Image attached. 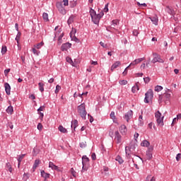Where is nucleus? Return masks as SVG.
Wrapping results in <instances>:
<instances>
[{
  "label": "nucleus",
  "instance_id": "8",
  "mask_svg": "<svg viewBox=\"0 0 181 181\" xmlns=\"http://www.w3.org/2000/svg\"><path fill=\"white\" fill-rule=\"evenodd\" d=\"M165 12H168L169 15H171V16H173L175 18V15H176V11L172 8L171 6H166L165 7Z\"/></svg>",
  "mask_w": 181,
  "mask_h": 181
},
{
  "label": "nucleus",
  "instance_id": "41",
  "mask_svg": "<svg viewBox=\"0 0 181 181\" xmlns=\"http://www.w3.org/2000/svg\"><path fill=\"white\" fill-rule=\"evenodd\" d=\"M119 83L121 86H127V84H128V81L127 80H122L119 81Z\"/></svg>",
  "mask_w": 181,
  "mask_h": 181
},
{
  "label": "nucleus",
  "instance_id": "48",
  "mask_svg": "<svg viewBox=\"0 0 181 181\" xmlns=\"http://www.w3.org/2000/svg\"><path fill=\"white\" fill-rule=\"evenodd\" d=\"M80 148H86L87 146V143L86 141L79 144Z\"/></svg>",
  "mask_w": 181,
  "mask_h": 181
},
{
  "label": "nucleus",
  "instance_id": "30",
  "mask_svg": "<svg viewBox=\"0 0 181 181\" xmlns=\"http://www.w3.org/2000/svg\"><path fill=\"white\" fill-rule=\"evenodd\" d=\"M6 170H8L10 173H12V165H11V163H7L6 165Z\"/></svg>",
  "mask_w": 181,
  "mask_h": 181
},
{
  "label": "nucleus",
  "instance_id": "13",
  "mask_svg": "<svg viewBox=\"0 0 181 181\" xmlns=\"http://www.w3.org/2000/svg\"><path fill=\"white\" fill-rule=\"evenodd\" d=\"M4 87H5V91L7 95H11V85H9V83H5Z\"/></svg>",
  "mask_w": 181,
  "mask_h": 181
},
{
  "label": "nucleus",
  "instance_id": "19",
  "mask_svg": "<svg viewBox=\"0 0 181 181\" xmlns=\"http://www.w3.org/2000/svg\"><path fill=\"white\" fill-rule=\"evenodd\" d=\"M112 29H115V30H117V29H115V28H117V26L118 25H119V21H118V20H113L112 21Z\"/></svg>",
  "mask_w": 181,
  "mask_h": 181
},
{
  "label": "nucleus",
  "instance_id": "10",
  "mask_svg": "<svg viewBox=\"0 0 181 181\" xmlns=\"http://www.w3.org/2000/svg\"><path fill=\"white\" fill-rule=\"evenodd\" d=\"M70 47H71V43H69V42L64 43L61 47V50L62 52H67V49H70Z\"/></svg>",
  "mask_w": 181,
  "mask_h": 181
},
{
  "label": "nucleus",
  "instance_id": "24",
  "mask_svg": "<svg viewBox=\"0 0 181 181\" xmlns=\"http://www.w3.org/2000/svg\"><path fill=\"white\" fill-rule=\"evenodd\" d=\"M6 111L7 114L12 115V114H13V107H12V105L8 106Z\"/></svg>",
  "mask_w": 181,
  "mask_h": 181
},
{
  "label": "nucleus",
  "instance_id": "23",
  "mask_svg": "<svg viewBox=\"0 0 181 181\" xmlns=\"http://www.w3.org/2000/svg\"><path fill=\"white\" fill-rule=\"evenodd\" d=\"M149 145H151V143H149V141H148L147 140H144L141 143V146H146V148H149Z\"/></svg>",
  "mask_w": 181,
  "mask_h": 181
},
{
  "label": "nucleus",
  "instance_id": "31",
  "mask_svg": "<svg viewBox=\"0 0 181 181\" xmlns=\"http://www.w3.org/2000/svg\"><path fill=\"white\" fill-rule=\"evenodd\" d=\"M42 18L45 22H49V14L47 13H43Z\"/></svg>",
  "mask_w": 181,
  "mask_h": 181
},
{
  "label": "nucleus",
  "instance_id": "51",
  "mask_svg": "<svg viewBox=\"0 0 181 181\" xmlns=\"http://www.w3.org/2000/svg\"><path fill=\"white\" fill-rule=\"evenodd\" d=\"M144 83H146V84H148V83H149V81H151V78H149V77L144 78Z\"/></svg>",
  "mask_w": 181,
  "mask_h": 181
},
{
  "label": "nucleus",
  "instance_id": "6",
  "mask_svg": "<svg viewBox=\"0 0 181 181\" xmlns=\"http://www.w3.org/2000/svg\"><path fill=\"white\" fill-rule=\"evenodd\" d=\"M56 6H57L59 12H60L62 13V15H66V8H64V7H63V2H60V1L57 2Z\"/></svg>",
  "mask_w": 181,
  "mask_h": 181
},
{
  "label": "nucleus",
  "instance_id": "21",
  "mask_svg": "<svg viewBox=\"0 0 181 181\" xmlns=\"http://www.w3.org/2000/svg\"><path fill=\"white\" fill-rule=\"evenodd\" d=\"M41 176H42V177H44L45 179H49V177H50V174L47 173L46 172H45V170H42L41 171Z\"/></svg>",
  "mask_w": 181,
  "mask_h": 181
},
{
  "label": "nucleus",
  "instance_id": "17",
  "mask_svg": "<svg viewBox=\"0 0 181 181\" xmlns=\"http://www.w3.org/2000/svg\"><path fill=\"white\" fill-rule=\"evenodd\" d=\"M49 168H51V169H52V170H59V167H57V165H54V163H53V162L50 161L49 163Z\"/></svg>",
  "mask_w": 181,
  "mask_h": 181
},
{
  "label": "nucleus",
  "instance_id": "50",
  "mask_svg": "<svg viewBox=\"0 0 181 181\" xmlns=\"http://www.w3.org/2000/svg\"><path fill=\"white\" fill-rule=\"evenodd\" d=\"M149 100H151V99H150V98L148 97V95H146V94H145L144 103H146V104L149 103Z\"/></svg>",
  "mask_w": 181,
  "mask_h": 181
},
{
  "label": "nucleus",
  "instance_id": "57",
  "mask_svg": "<svg viewBox=\"0 0 181 181\" xmlns=\"http://www.w3.org/2000/svg\"><path fill=\"white\" fill-rule=\"evenodd\" d=\"M100 46H102V47H104V49H107V47H108L107 44H104V42H100Z\"/></svg>",
  "mask_w": 181,
  "mask_h": 181
},
{
  "label": "nucleus",
  "instance_id": "28",
  "mask_svg": "<svg viewBox=\"0 0 181 181\" xmlns=\"http://www.w3.org/2000/svg\"><path fill=\"white\" fill-rule=\"evenodd\" d=\"M58 129L59 132H61L62 134H67V129L64 128L63 126L60 125L58 127Z\"/></svg>",
  "mask_w": 181,
  "mask_h": 181
},
{
  "label": "nucleus",
  "instance_id": "7",
  "mask_svg": "<svg viewBox=\"0 0 181 181\" xmlns=\"http://www.w3.org/2000/svg\"><path fill=\"white\" fill-rule=\"evenodd\" d=\"M152 152H153V146H150L146 151V158L148 160H151L153 158Z\"/></svg>",
  "mask_w": 181,
  "mask_h": 181
},
{
  "label": "nucleus",
  "instance_id": "4",
  "mask_svg": "<svg viewBox=\"0 0 181 181\" xmlns=\"http://www.w3.org/2000/svg\"><path fill=\"white\" fill-rule=\"evenodd\" d=\"M155 117L156 118L157 124L158 125H160V127H163V118L164 117H162V113L158 110L155 113Z\"/></svg>",
  "mask_w": 181,
  "mask_h": 181
},
{
  "label": "nucleus",
  "instance_id": "56",
  "mask_svg": "<svg viewBox=\"0 0 181 181\" xmlns=\"http://www.w3.org/2000/svg\"><path fill=\"white\" fill-rule=\"evenodd\" d=\"M42 128H43V125H42V123H39V124H37V129H38L39 131H42Z\"/></svg>",
  "mask_w": 181,
  "mask_h": 181
},
{
  "label": "nucleus",
  "instance_id": "49",
  "mask_svg": "<svg viewBox=\"0 0 181 181\" xmlns=\"http://www.w3.org/2000/svg\"><path fill=\"white\" fill-rule=\"evenodd\" d=\"M60 90H62V86L57 85L56 89H55V94H57V93H59Z\"/></svg>",
  "mask_w": 181,
  "mask_h": 181
},
{
  "label": "nucleus",
  "instance_id": "55",
  "mask_svg": "<svg viewBox=\"0 0 181 181\" xmlns=\"http://www.w3.org/2000/svg\"><path fill=\"white\" fill-rule=\"evenodd\" d=\"M137 5H138V6H144L145 8H146V6H148V5L146 4H145V3L141 4L139 1L137 2Z\"/></svg>",
  "mask_w": 181,
  "mask_h": 181
},
{
  "label": "nucleus",
  "instance_id": "14",
  "mask_svg": "<svg viewBox=\"0 0 181 181\" xmlns=\"http://www.w3.org/2000/svg\"><path fill=\"white\" fill-rule=\"evenodd\" d=\"M90 163V158L87 156H82V165H88Z\"/></svg>",
  "mask_w": 181,
  "mask_h": 181
},
{
  "label": "nucleus",
  "instance_id": "25",
  "mask_svg": "<svg viewBox=\"0 0 181 181\" xmlns=\"http://www.w3.org/2000/svg\"><path fill=\"white\" fill-rule=\"evenodd\" d=\"M71 127V128H73V127H74V131H76V127H78V121H77V119H74L72 122V124Z\"/></svg>",
  "mask_w": 181,
  "mask_h": 181
},
{
  "label": "nucleus",
  "instance_id": "12",
  "mask_svg": "<svg viewBox=\"0 0 181 181\" xmlns=\"http://www.w3.org/2000/svg\"><path fill=\"white\" fill-rule=\"evenodd\" d=\"M128 129H127V126H125V124H122L120 126L119 132H121V134H122V135H125Z\"/></svg>",
  "mask_w": 181,
  "mask_h": 181
},
{
  "label": "nucleus",
  "instance_id": "36",
  "mask_svg": "<svg viewBox=\"0 0 181 181\" xmlns=\"http://www.w3.org/2000/svg\"><path fill=\"white\" fill-rule=\"evenodd\" d=\"M43 45H45V42H41L35 45H34V47H35V49H41L42 46H43Z\"/></svg>",
  "mask_w": 181,
  "mask_h": 181
},
{
  "label": "nucleus",
  "instance_id": "15",
  "mask_svg": "<svg viewBox=\"0 0 181 181\" xmlns=\"http://www.w3.org/2000/svg\"><path fill=\"white\" fill-rule=\"evenodd\" d=\"M119 66H121V62L119 61H117L112 65L110 69L111 71H114V70H115V69H117Z\"/></svg>",
  "mask_w": 181,
  "mask_h": 181
},
{
  "label": "nucleus",
  "instance_id": "61",
  "mask_svg": "<svg viewBox=\"0 0 181 181\" xmlns=\"http://www.w3.org/2000/svg\"><path fill=\"white\" fill-rule=\"evenodd\" d=\"M180 158H181V153L177 154V156H176V160L177 162H179L180 160Z\"/></svg>",
  "mask_w": 181,
  "mask_h": 181
},
{
  "label": "nucleus",
  "instance_id": "54",
  "mask_svg": "<svg viewBox=\"0 0 181 181\" xmlns=\"http://www.w3.org/2000/svg\"><path fill=\"white\" fill-rule=\"evenodd\" d=\"M72 40H74V42H76V43H79L80 42V40H78V38H77L76 35H74V37H72Z\"/></svg>",
  "mask_w": 181,
  "mask_h": 181
},
{
  "label": "nucleus",
  "instance_id": "46",
  "mask_svg": "<svg viewBox=\"0 0 181 181\" xmlns=\"http://www.w3.org/2000/svg\"><path fill=\"white\" fill-rule=\"evenodd\" d=\"M63 36H64V33H62L59 36V37H58V42H59V43L61 45V43H62V39H63Z\"/></svg>",
  "mask_w": 181,
  "mask_h": 181
},
{
  "label": "nucleus",
  "instance_id": "11",
  "mask_svg": "<svg viewBox=\"0 0 181 181\" xmlns=\"http://www.w3.org/2000/svg\"><path fill=\"white\" fill-rule=\"evenodd\" d=\"M132 115H134V112H132V110H129L124 115V118L127 122H129V119L132 118Z\"/></svg>",
  "mask_w": 181,
  "mask_h": 181
},
{
  "label": "nucleus",
  "instance_id": "37",
  "mask_svg": "<svg viewBox=\"0 0 181 181\" xmlns=\"http://www.w3.org/2000/svg\"><path fill=\"white\" fill-rule=\"evenodd\" d=\"M164 100H165V98H164L163 95H159V96H158V103H159V104H162V103L163 101H165Z\"/></svg>",
  "mask_w": 181,
  "mask_h": 181
},
{
  "label": "nucleus",
  "instance_id": "39",
  "mask_svg": "<svg viewBox=\"0 0 181 181\" xmlns=\"http://www.w3.org/2000/svg\"><path fill=\"white\" fill-rule=\"evenodd\" d=\"M39 152H40V151L37 147L33 148V153L34 156L37 155V153H39Z\"/></svg>",
  "mask_w": 181,
  "mask_h": 181
},
{
  "label": "nucleus",
  "instance_id": "58",
  "mask_svg": "<svg viewBox=\"0 0 181 181\" xmlns=\"http://www.w3.org/2000/svg\"><path fill=\"white\" fill-rule=\"evenodd\" d=\"M91 158L93 160H95V159H97V156L95 155V153H92Z\"/></svg>",
  "mask_w": 181,
  "mask_h": 181
},
{
  "label": "nucleus",
  "instance_id": "18",
  "mask_svg": "<svg viewBox=\"0 0 181 181\" xmlns=\"http://www.w3.org/2000/svg\"><path fill=\"white\" fill-rule=\"evenodd\" d=\"M40 163V160L37 159L35 160V163L33 166V172H35V170H36V168H37V166H39Z\"/></svg>",
  "mask_w": 181,
  "mask_h": 181
},
{
  "label": "nucleus",
  "instance_id": "20",
  "mask_svg": "<svg viewBox=\"0 0 181 181\" xmlns=\"http://www.w3.org/2000/svg\"><path fill=\"white\" fill-rule=\"evenodd\" d=\"M150 19L151 21V22L153 23V25H158V22H159V20L158 19V16H154V17H150Z\"/></svg>",
  "mask_w": 181,
  "mask_h": 181
},
{
  "label": "nucleus",
  "instance_id": "35",
  "mask_svg": "<svg viewBox=\"0 0 181 181\" xmlns=\"http://www.w3.org/2000/svg\"><path fill=\"white\" fill-rule=\"evenodd\" d=\"M82 165H83L82 170H81L82 173L83 172H87V170H88V165L87 164H82Z\"/></svg>",
  "mask_w": 181,
  "mask_h": 181
},
{
  "label": "nucleus",
  "instance_id": "32",
  "mask_svg": "<svg viewBox=\"0 0 181 181\" xmlns=\"http://www.w3.org/2000/svg\"><path fill=\"white\" fill-rule=\"evenodd\" d=\"M115 160L119 163V165H122L124 163V160H122V158L121 156H117L115 158Z\"/></svg>",
  "mask_w": 181,
  "mask_h": 181
},
{
  "label": "nucleus",
  "instance_id": "1",
  "mask_svg": "<svg viewBox=\"0 0 181 181\" xmlns=\"http://www.w3.org/2000/svg\"><path fill=\"white\" fill-rule=\"evenodd\" d=\"M89 13L90 15L91 21L95 25H98L101 18L104 16V11H101L100 13L97 14L95 10L91 8H90Z\"/></svg>",
  "mask_w": 181,
  "mask_h": 181
},
{
  "label": "nucleus",
  "instance_id": "40",
  "mask_svg": "<svg viewBox=\"0 0 181 181\" xmlns=\"http://www.w3.org/2000/svg\"><path fill=\"white\" fill-rule=\"evenodd\" d=\"M76 33H77V30H76V28H72V30L70 33L71 37H73V35L75 36L74 35H76Z\"/></svg>",
  "mask_w": 181,
  "mask_h": 181
},
{
  "label": "nucleus",
  "instance_id": "2",
  "mask_svg": "<svg viewBox=\"0 0 181 181\" xmlns=\"http://www.w3.org/2000/svg\"><path fill=\"white\" fill-rule=\"evenodd\" d=\"M78 112L79 115L81 117L82 119H86L87 111L86 110L85 103H82L79 106H78Z\"/></svg>",
  "mask_w": 181,
  "mask_h": 181
},
{
  "label": "nucleus",
  "instance_id": "9",
  "mask_svg": "<svg viewBox=\"0 0 181 181\" xmlns=\"http://www.w3.org/2000/svg\"><path fill=\"white\" fill-rule=\"evenodd\" d=\"M115 139L117 144H121L122 141V136H121V134H119V132L116 131L115 132Z\"/></svg>",
  "mask_w": 181,
  "mask_h": 181
},
{
  "label": "nucleus",
  "instance_id": "63",
  "mask_svg": "<svg viewBox=\"0 0 181 181\" xmlns=\"http://www.w3.org/2000/svg\"><path fill=\"white\" fill-rule=\"evenodd\" d=\"M64 6H69V0H63Z\"/></svg>",
  "mask_w": 181,
  "mask_h": 181
},
{
  "label": "nucleus",
  "instance_id": "26",
  "mask_svg": "<svg viewBox=\"0 0 181 181\" xmlns=\"http://www.w3.org/2000/svg\"><path fill=\"white\" fill-rule=\"evenodd\" d=\"M39 90L41 93H43L45 91V83L40 82L38 83Z\"/></svg>",
  "mask_w": 181,
  "mask_h": 181
},
{
  "label": "nucleus",
  "instance_id": "29",
  "mask_svg": "<svg viewBox=\"0 0 181 181\" xmlns=\"http://www.w3.org/2000/svg\"><path fill=\"white\" fill-rule=\"evenodd\" d=\"M74 22V15H71L68 21H67V23L68 25H71V23H73Z\"/></svg>",
  "mask_w": 181,
  "mask_h": 181
},
{
  "label": "nucleus",
  "instance_id": "52",
  "mask_svg": "<svg viewBox=\"0 0 181 181\" xmlns=\"http://www.w3.org/2000/svg\"><path fill=\"white\" fill-rule=\"evenodd\" d=\"M110 118H111V119H115V112H111Z\"/></svg>",
  "mask_w": 181,
  "mask_h": 181
},
{
  "label": "nucleus",
  "instance_id": "60",
  "mask_svg": "<svg viewBox=\"0 0 181 181\" xmlns=\"http://www.w3.org/2000/svg\"><path fill=\"white\" fill-rule=\"evenodd\" d=\"M128 69H129V67H126V69H124V71H123V76H127V74H128Z\"/></svg>",
  "mask_w": 181,
  "mask_h": 181
},
{
  "label": "nucleus",
  "instance_id": "53",
  "mask_svg": "<svg viewBox=\"0 0 181 181\" xmlns=\"http://www.w3.org/2000/svg\"><path fill=\"white\" fill-rule=\"evenodd\" d=\"M108 5H110L109 3H107V4H105V8H104V9H103V11L105 12V13L108 12Z\"/></svg>",
  "mask_w": 181,
  "mask_h": 181
},
{
  "label": "nucleus",
  "instance_id": "16",
  "mask_svg": "<svg viewBox=\"0 0 181 181\" xmlns=\"http://www.w3.org/2000/svg\"><path fill=\"white\" fill-rule=\"evenodd\" d=\"M146 95L150 99L152 100L153 98V90L152 89H149L146 93Z\"/></svg>",
  "mask_w": 181,
  "mask_h": 181
},
{
  "label": "nucleus",
  "instance_id": "27",
  "mask_svg": "<svg viewBox=\"0 0 181 181\" xmlns=\"http://www.w3.org/2000/svg\"><path fill=\"white\" fill-rule=\"evenodd\" d=\"M163 97H164V101H169V100H170V93H165L163 94Z\"/></svg>",
  "mask_w": 181,
  "mask_h": 181
},
{
  "label": "nucleus",
  "instance_id": "45",
  "mask_svg": "<svg viewBox=\"0 0 181 181\" xmlns=\"http://www.w3.org/2000/svg\"><path fill=\"white\" fill-rule=\"evenodd\" d=\"M70 172H71L72 176H74V177H76L77 173L76 172V170H74V168H71L70 170Z\"/></svg>",
  "mask_w": 181,
  "mask_h": 181
},
{
  "label": "nucleus",
  "instance_id": "44",
  "mask_svg": "<svg viewBox=\"0 0 181 181\" xmlns=\"http://www.w3.org/2000/svg\"><path fill=\"white\" fill-rule=\"evenodd\" d=\"M23 158H25V154H21V155L18 156V162H19V163H21V162H22Z\"/></svg>",
  "mask_w": 181,
  "mask_h": 181
},
{
  "label": "nucleus",
  "instance_id": "64",
  "mask_svg": "<svg viewBox=\"0 0 181 181\" xmlns=\"http://www.w3.org/2000/svg\"><path fill=\"white\" fill-rule=\"evenodd\" d=\"M43 110H45V105L40 106L37 111H43Z\"/></svg>",
  "mask_w": 181,
  "mask_h": 181
},
{
  "label": "nucleus",
  "instance_id": "62",
  "mask_svg": "<svg viewBox=\"0 0 181 181\" xmlns=\"http://www.w3.org/2000/svg\"><path fill=\"white\" fill-rule=\"evenodd\" d=\"M138 136H139V134L135 133L134 135V141H138Z\"/></svg>",
  "mask_w": 181,
  "mask_h": 181
},
{
  "label": "nucleus",
  "instance_id": "59",
  "mask_svg": "<svg viewBox=\"0 0 181 181\" xmlns=\"http://www.w3.org/2000/svg\"><path fill=\"white\" fill-rule=\"evenodd\" d=\"M10 71H11V69H5L4 70V75L8 76V74H9Z\"/></svg>",
  "mask_w": 181,
  "mask_h": 181
},
{
  "label": "nucleus",
  "instance_id": "38",
  "mask_svg": "<svg viewBox=\"0 0 181 181\" xmlns=\"http://www.w3.org/2000/svg\"><path fill=\"white\" fill-rule=\"evenodd\" d=\"M162 90H163V87H162L161 86H156L155 87V91H156L157 93H159V91H162Z\"/></svg>",
  "mask_w": 181,
  "mask_h": 181
},
{
  "label": "nucleus",
  "instance_id": "47",
  "mask_svg": "<svg viewBox=\"0 0 181 181\" xmlns=\"http://www.w3.org/2000/svg\"><path fill=\"white\" fill-rule=\"evenodd\" d=\"M144 61V58H139L134 60V63L136 64H139V63H141V62Z\"/></svg>",
  "mask_w": 181,
  "mask_h": 181
},
{
  "label": "nucleus",
  "instance_id": "3",
  "mask_svg": "<svg viewBox=\"0 0 181 181\" xmlns=\"http://www.w3.org/2000/svg\"><path fill=\"white\" fill-rule=\"evenodd\" d=\"M136 146L135 144H132L130 146H126L125 147V153H126V156L129 159H131V154L133 155L134 152H135Z\"/></svg>",
  "mask_w": 181,
  "mask_h": 181
},
{
  "label": "nucleus",
  "instance_id": "42",
  "mask_svg": "<svg viewBox=\"0 0 181 181\" xmlns=\"http://www.w3.org/2000/svg\"><path fill=\"white\" fill-rule=\"evenodd\" d=\"M6 52H8L6 46H2V47H1V54H5V53H6Z\"/></svg>",
  "mask_w": 181,
  "mask_h": 181
},
{
  "label": "nucleus",
  "instance_id": "43",
  "mask_svg": "<svg viewBox=\"0 0 181 181\" xmlns=\"http://www.w3.org/2000/svg\"><path fill=\"white\" fill-rule=\"evenodd\" d=\"M22 35V33H21V32H18L17 33L16 37V40L17 42V43H19V40L21 39V35Z\"/></svg>",
  "mask_w": 181,
  "mask_h": 181
},
{
  "label": "nucleus",
  "instance_id": "34",
  "mask_svg": "<svg viewBox=\"0 0 181 181\" xmlns=\"http://www.w3.org/2000/svg\"><path fill=\"white\" fill-rule=\"evenodd\" d=\"M32 52L33 54H36L37 56H39V54H40V51L36 49V47H35L32 49Z\"/></svg>",
  "mask_w": 181,
  "mask_h": 181
},
{
  "label": "nucleus",
  "instance_id": "5",
  "mask_svg": "<svg viewBox=\"0 0 181 181\" xmlns=\"http://www.w3.org/2000/svg\"><path fill=\"white\" fill-rule=\"evenodd\" d=\"M153 59L151 61L152 63H153V64H155V63H165V61H163V59H162L160 58V55H159L158 53L154 52L153 53Z\"/></svg>",
  "mask_w": 181,
  "mask_h": 181
},
{
  "label": "nucleus",
  "instance_id": "33",
  "mask_svg": "<svg viewBox=\"0 0 181 181\" xmlns=\"http://www.w3.org/2000/svg\"><path fill=\"white\" fill-rule=\"evenodd\" d=\"M139 91V86H138V83H136V86H133L132 88V93H135L136 91Z\"/></svg>",
  "mask_w": 181,
  "mask_h": 181
},
{
  "label": "nucleus",
  "instance_id": "22",
  "mask_svg": "<svg viewBox=\"0 0 181 181\" xmlns=\"http://www.w3.org/2000/svg\"><path fill=\"white\" fill-rule=\"evenodd\" d=\"M66 61L67 62V63H69V64H71L73 67H76V64L73 62V59H71V58H70L69 57H66Z\"/></svg>",
  "mask_w": 181,
  "mask_h": 181
}]
</instances>
